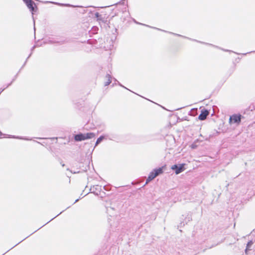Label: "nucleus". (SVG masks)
<instances>
[{
    "label": "nucleus",
    "mask_w": 255,
    "mask_h": 255,
    "mask_svg": "<svg viewBox=\"0 0 255 255\" xmlns=\"http://www.w3.org/2000/svg\"><path fill=\"white\" fill-rule=\"evenodd\" d=\"M185 165V164H181L179 166L177 165H174L171 166V169L175 170V172L176 174H178L185 169L184 168V166Z\"/></svg>",
    "instance_id": "f03ea898"
},
{
    "label": "nucleus",
    "mask_w": 255,
    "mask_h": 255,
    "mask_svg": "<svg viewBox=\"0 0 255 255\" xmlns=\"http://www.w3.org/2000/svg\"><path fill=\"white\" fill-rule=\"evenodd\" d=\"M95 134L93 132H89L83 134H79L75 136V139L76 141H81L94 137Z\"/></svg>",
    "instance_id": "f257e3e1"
},
{
    "label": "nucleus",
    "mask_w": 255,
    "mask_h": 255,
    "mask_svg": "<svg viewBox=\"0 0 255 255\" xmlns=\"http://www.w3.org/2000/svg\"><path fill=\"white\" fill-rule=\"evenodd\" d=\"M209 112L207 111H202L201 114L199 116V119L200 120H204L208 116Z\"/></svg>",
    "instance_id": "423d86ee"
},
{
    "label": "nucleus",
    "mask_w": 255,
    "mask_h": 255,
    "mask_svg": "<svg viewBox=\"0 0 255 255\" xmlns=\"http://www.w3.org/2000/svg\"><path fill=\"white\" fill-rule=\"evenodd\" d=\"M9 137H11V138H19V139H22L20 137H16V136H9Z\"/></svg>",
    "instance_id": "9b49d317"
},
{
    "label": "nucleus",
    "mask_w": 255,
    "mask_h": 255,
    "mask_svg": "<svg viewBox=\"0 0 255 255\" xmlns=\"http://www.w3.org/2000/svg\"><path fill=\"white\" fill-rule=\"evenodd\" d=\"M104 138V137L103 136H101L100 137H99L95 144V146H97L98 144H99Z\"/></svg>",
    "instance_id": "1a4fd4ad"
},
{
    "label": "nucleus",
    "mask_w": 255,
    "mask_h": 255,
    "mask_svg": "<svg viewBox=\"0 0 255 255\" xmlns=\"http://www.w3.org/2000/svg\"><path fill=\"white\" fill-rule=\"evenodd\" d=\"M64 5H66V6H70L69 4H65Z\"/></svg>",
    "instance_id": "ddd939ff"
},
{
    "label": "nucleus",
    "mask_w": 255,
    "mask_h": 255,
    "mask_svg": "<svg viewBox=\"0 0 255 255\" xmlns=\"http://www.w3.org/2000/svg\"><path fill=\"white\" fill-rule=\"evenodd\" d=\"M157 176L155 175V172L153 171V170L151 172L148 177V178L146 179V184H147L149 182L153 180L154 178H155Z\"/></svg>",
    "instance_id": "39448f33"
},
{
    "label": "nucleus",
    "mask_w": 255,
    "mask_h": 255,
    "mask_svg": "<svg viewBox=\"0 0 255 255\" xmlns=\"http://www.w3.org/2000/svg\"><path fill=\"white\" fill-rule=\"evenodd\" d=\"M164 167V166H163L162 167L154 169L153 171L155 172V175L158 176V175L162 174Z\"/></svg>",
    "instance_id": "0eeeda50"
},
{
    "label": "nucleus",
    "mask_w": 255,
    "mask_h": 255,
    "mask_svg": "<svg viewBox=\"0 0 255 255\" xmlns=\"http://www.w3.org/2000/svg\"><path fill=\"white\" fill-rule=\"evenodd\" d=\"M23 1L26 4L27 7L33 13V12L34 11V6L33 5H35V3L31 0H23Z\"/></svg>",
    "instance_id": "20e7f679"
},
{
    "label": "nucleus",
    "mask_w": 255,
    "mask_h": 255,
    "mask_svg": "<svg viewBox=\"0 0 255 255\" xmlns=\"http://www.w3.org/2000/svg\"><path fill=\"white\" fill-rule=\"evenodd\" d=\"M253 242L252 241H250L248 244H247V248H246V253L247 254V252L248 250H250V248L252 247V246L253 245Z\"/></svg>",
    "instance_id": "6e6552de"
},
{
    "label": "nucleus",
    "mask_w": 255,
    "mask_h": 255,
    "mask_svg": "<svg viewBox=\"0 0 255 255\" xmlns=\"http://www.w3.org/2000/svg\"><path fill=\"white\" fill-rule=\"evenodd\" d=\"M1 135V132L0 131V135Z\"/></svg>",
    "instance_id": "4468645a"
},
{
    "label": "nucleus",
    "mask_w": 255,
    "mask_h": 255,
    "mask_svg": "<svg viewBox=\"0 0 255 255\" xmlns=\"http://www.w3.org/2000/svg\"><path fill=\"white\" fill-rule=\"evenodd\" d=\"M107 78H108V81H109L107 83V84H106V85H109V84L110 83H111V80H110V75H108V76H107Z\"/></svg>",
    "instance_id": "9d476101"
},
{
    "label": "nucleus",
    "mask_w": 255,
    "mask_h": 255,
    "mask_svg": "<svg viewBox=\"0 0 255 255\" xmlns=\"http://www.w3.org/2000/svg\"><path fill=\"white\" fill-rule=\"evenodd\" d=\"M241 122V116L240 115H234L230 117L229 123L230 124H236L239 125Z\"/></svg>",
    "instance_id": "7ed1b4c3"
},
{
    "label": "nucleus",
    "mask_w": 255,
    "mask_h": 255,
    "mask_svg": "<svg viewBox=\"0 0 255 255\" xmlns=\"http://www.w3.org/2000/svg\"><path fill=\"white\" fill-rule=\"evenodd\" d=\"M57 4H58V5H63V4H60V3H57Z\"/></svg>",
    "instance_id": "f8f14e48"
}]
</instances>
